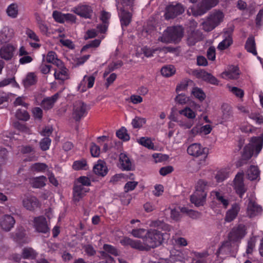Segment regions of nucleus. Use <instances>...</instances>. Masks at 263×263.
Listing matches in <instances>:
<instances>
[{"label":"nucleus","mask_w":263,"mask_h":263,"mask_svg":"<svg viewBox=\"0 0 263 263\" xmlns=\"http://www.w3.org/2000/svg\"><path fill=\"white\" fill-rule=\"evenodd\" d=\"M179 112L180 114L183 115L189 119H194L196 117L195 113L191 108L188 107L180 110Z\"/></svg>","instance_id":"8fccbe9b"},{"label":"nucleus","mask_w":263,"mask_h":263,"mask_svg":"<svg viewBox=\"0 0 263 263\" xmlns=\"http://www.w3.org/2000/svg\"><path fill=\"white\" fill-rule=\"evenodd\" d=\"M208 190V182L203 180H199L196 185V190L190 197V200L196 206L203 205Z\"/></svg>","instance_id":"f257e3e1"},{"label":"nucleus","mask_w":263,"mask_h":263,"mask_svg":"<svg viewBox=\"0 0 263 263\" xmlns=\"http://www.w3.org/2000/svg\"><path fill=\"white\" fill-rule=\"evenodd\" d=\"M262 209L252 199H249V202L247 208V215L250 218H253L261 214Z\"/></svg>","instance_id":"ddd939ff"},{"label":"nucleus","mask_w":263,"mask_h":263,"mask_svg":"<svg viewBox=\"0 0 263 263\" xmlns=\"http://www.w3.org/2000/svg\"><path fill=\"white\" fill-rule=\"evenodd\" d=\"M86 161L85 160L77 161L73 163L72 167L76 170L85 169V167L86 166Z\"/></svg>","instance_id":"5fc2aeb1"},{"label":"nucleus","mask_w":263,"mask_h":263,"mask_svg":"<svg viewBox=\"0 0 263 263\" xmlns=\"http://www.w3.org/2000/svg\"><path fill=\"white\" fill-rule=\"evenodd\" d=\"M93 172L98 175L102 177L105 176L108 172V169L105 165V163L103 161L99 160L98 162V164L94 166Z\"/></svg>","instance_id":"bb28decb"},{"label":"nucleus","mask_w":263,"mask_h":263,"mask_svg":"<svg viewBox=\"0 0 263 263\" xmlns=\"http://www.w3.org/2000/svg\"><path fill=\"white\" fill-rule=\"evenodd\" d=\"M22 255L24 258H33L35 256V253L32 248H25L23 250Z\"/></svg>","instance_id":"3c124183"},{"label":"nucleus","mask_w":263,"mask_h":263,"mask_svg":"<svg viewBox=\"0 0 263 263\" xmlns=\"http://www.w3.org/2000/svg\"><path fill=\"white\" fill-rule=\"evenodd\" d=\"M15 48L10 44H8L0 49V57L6 61L10 60L13 56Z\"/></svg>","instance_id":"aec40b11"},{"label":"nucleus","mask_w":263,"mask_h":263,"mask_svg":"<svg viewBox=\"0 0 263 263\" xmlns=\"http://www.w3.org/2000/svg\"><path fill=\"white\" fill-rule=\"evenodd\" d=\"M123 65V63L121 61H118L117 62L110 63L106 69L104 73V77H106L110 72L114 70L119 68Z\"/></svg>","instance_id":"c9c22d12"},{"label":"nucleus","mask_w":263,"mask_h":263,"mask_svg":"<svg viewBox=\"0 0 263 263\" xmlns=\"http://www.w3.org/2000/svg\"><path fill=\"white\" fill-rule=\"evenodd\" d=\"M163 240V234L158 230L153 229L148 230L143 238V241L145 242L150 250L160 246Z\"/></svg>","instance_id":"7ed1b4c3"},{"label":"nucleus","mask_w":263,"mask_h":263,"mask_svg":"<svg viewBox=\"0 0 263 263\" xmlns=\"http://www.w3.org/2000/svg\"><path fill=\"white\" fill-rule=\"evenodd\" d=\"M180 210L181 212L183 213H186L187 215L192 218H197L199 215V213L198 212L191 209H188L185 207L181 208Z\"/></svg>","instance_id":"09e8293b"},{"label":"nucleus","mask_w":263,"mask_h":263,"mask_svg":"<svg viewBox=\"0 0 263 263\" xmlns=\"http://www.w3.org/2000/svg\"><path fill=\"white\" fill-rule=\"evenodd\" d=\"M222 115L221 119L222 122H226L231 120L233 116L232 107L228 104H223L222 106Z\"/></svg>","instance_id":"c85d7f7f"},{"label":"nucleus","mask_w":263,"mask_h":263,"mask_svg":"<svg viewBox=\"0 0 263 263\" xmlns=\"http://www.w3.org/2000/svg\"><path fill=\"white\" fill-rule=\"evenodd\" d=\"M16 117L20 120L23 121H27L30 118V116L28 112L24 109H18L15 113Z\"/></svg>","instance_id":"4c0bfd02"},{"label":"nucleus","mask_w":263,"mask_h":263,"mask_svg":"<svg viewBox=\"0 0 263 263\" xmlns=\"http://www.w3.org/2000/svg\"><path fill=\"white\" fill-rule=\"evenodd\" d=\"M121 13L120 14L121 25L123 29L126 27L132 21V14L128 11H126L122 8H121Z\"/></svg>","instance_id":"393cba45"},{"label":"nucleus","mask_w":263,"mask_h":263,"mask_svg":"<svg viewBox=\"0 0 263 263\" xmlns=\"http://www.w3.org/2000/svg\"><path fill=\"white\" fill-rule=\"evenodd\" d=\"M90 153L92 157H98L100 153V147L95 143H92L90 147Z\"/></svg>","instance_id":"4d7b16f0"},{"label":"nucleus","mask_w":263,"mask_h":263,"mask_svg":"<svg viewBox=\"0 0 263 263\" xmlns=\"http://www.w3.org/2000/svg\"><path fill=\"white\" fill-rule=\"evenodd\" d=\"M183 36V29L181 26H174L167 28L158 41L165 43L172 42H179Z\"/></svg>","instance_id":"f03ea898"},{"label":"nucleus","mask_w":263,"mask_h":263,"mask_svg":"<svg viewBox=\"0 0 263 263\" xmlns=\"http://www.w3.org/2000/svg\"><path fill=\"white\" fill-rule=\"evenodd\" d=\"M52 16L57 22L62 23L64 22L65 14L63 15L61 12L54 11L52 13Z\"/></svg>","instance_id":"13d9d810"},{"label":"nucleus","mask_w":263,"mask_h":263,"mask_svg":"<svg viewBox=\"0 0 263 263\" xmlns=\"http://www.w3.org/2000/svg\"><path fill=\"white\" fill-rule=\"evenodd\" d=\"M104 251L101 252V256L107 259V261L109 263H111L113 260V258L109 256L107 253H110L115 256L118 255V251L117 249L114 247L110 245L105 244L103 246Z\"/></svg>","instance_id":"6ab92c4d"},{"label":"nucleus","mask_w":263,"mask_h":263,"mask_svg":"<svg viewBox=\"0 0 263 263\" xmlns=\"http://www.w3.org/2000/svg\"><path fill=\"white\" fill-rule=\"evenodd\" d=\"M260 171L258 167L255 165H251L248 169L246 175L248 179L253 181L259 177Z\"/></svg>","instance_id":"c756f323"},{"label":"nucleus","mask_w":263,"mask_h":263,"mask_svg":"<svg viewBox=\"0 0 263 263\" xmlns=\"http://www.w3.org/2000/svg\"><path fill=\"white\" fill-rule=\"evenodd\" d=\"M7 13L9 16L12 18H15L18 14V7L17 4H11L7 9Z\"/></svg>","instance_id":"58836bf2"},{"label":"nucleus","mask_w":263,"mask_h":263,"mask_svg":"<svg viewBox=\"0 0 263 263\" xmlns=\"http://www.w3.org/2000/svg\"><path fill=\"white\" fill-rule=\"evenodd\" d=\"M34 227L36 230L40 233H46L49 232L46 219L44 216H39L34 219Z\"/></svg>","instance_id":"f3484780"},{"label":"nucleus","mask_w":263,"mask_h":263,"mask_svg":"<svg viewBox=\"0 0 263 263\" xmlns=\"http://www.w3.org/2000/svg\"><path fill=\"white\" fill-rule=\"evenodd\" d=\"M37 77L34 73H29L25 79L23 80V84L25 87H29L31 85H33L37 82Z\"/></svg>","instance_id":"473e14b6"},{"label":"nucleus","mask_w":263,"mask_h":263,"mask_svg":"<svg viewBox=\"0 0 263 263\" xmlns=\"http://www.w3.org/2000/svg\"><path fill=\"white\" fill-rule=\"evenodd\" d=\"M68 69L63 67L54 70V76L55 79L60 80L63 82L68 79Z\"/></svg>","instance_id":"7c9ffc66"},{"label":"nucleus","mask_w":263,"mask_h":263,"mask_svg":"<svg viewBox=\"0 0 263 263\" xmlns=\"http://www.w3.org/2000/svg\"><path fill=\"white\" fill-rule=\"evenodd\" d=\"M175 100L180 104H185L188 101L187 98L185 97V95L180 93L178 94L175 98Z\"/></svg>","instance_id":"774afa93"},{"label":"nucleus","mask_w":263,"mask_h":263,"mask_svg":"<svg viewBox=\"0 0 263 263\" xmlns=\"http://www.w3.org/2000/svg\"><path fill=\"white\" fill-rule=\"evenodd\" d=\"M246 234V226L242 224L234 227L229 234V239L236 242L241 239Z\"/></svg>","instance_id":"1a4fd4ad"},{"label":"nucleus","mask_w":263,"mask_h":263,"mask_svg":"<svg viewBox=\"0 0 263 263\" xmlns=\"http://www.w3.org/2000/svg\"><path fill=\"white\" fill-rule=\"evenodd\" d=\"M117 136L123 141H128L130 139L129 135L127 133V129L124 127H122L116 132Z\"/></svg>","instance_id":"e433bc0d"},{"label":"nucleus","mask_w":263,"mask_h":263,"mask_svg":"<svg viewBox=\"0 0 263 263\" xmlns=\"http://www.w3.org/2000/svg\"><path fill=\"white\" fill-rule=\"evenodd\" d=\"M72 11L77 15L85 18H91L93 14L92 8L87 5H79L73 8Z\"/></svg>","instance_id":"f8f14e48"},{"label":"nucleus","mask_w":263,"mask_h":263,"mask_svg":"<svg viewBox=\"0 0 263 263\" xmlns=\"http://www.w3.org/2000/svg\"><path fill=\"white\" fill-rule=\"evenodd\" d=\"M239 210L240 207L238 204L234 203L231 208L227 211L224 218L225 221L228 222L233 221L236 217Z\"/></svg>","instance_id":"5701e85b"},{"label":"nucleus","mask_w":263,"mask_h":263,"mask_svg":"<svg viewBox=\"0 0 263 263\" xmlns=\"http://www.w3.org/2000/svg\"><path fill=\"white\" fill-rule=\"evenodd\" d=\"M47 167L46 164L43 163H36L32 166V170L37 172L44 171Z\"/></svg>","instance_id":"6e6d98bb"},{"label":"nucleus","mask_w":263,"mask_h":263,"mask_svg":"<svg viewBox=\"0 0 263 263\" xmlns=\"http://www.w3.org/2000/svg\"><path fill=\"white\" fill-rule=\"evenodd\" d=\"M245 48L248 52L252 53L254 55L257 54L254 37L250 36L248 38L246 43Z\"/></svg>","instance_id":"72a5a7b5"},{"label":"nucleus","mask_w":263,"mask_h":263,"mask_svg":"<svg viewBox=\"0 0 263 263\" xmlns=\"http://www.w3.org/2000/svg\"><path fill=\"white\" fill-rule=\"evenodd\" d=\"M234 31V27H230L223 31L224 39L219 44L217 48L223 50L228 48L233 43L232 34Z\"/></svg>","instance_id":"9d476101"},{"label":"nucleus","mask_w":263,"mask_h":263,"mask_svg":"<svg viewBox=\"0 0 263 263\" xmlns=\"http://www.w3.org/2000/svg\"><path fill=\"white\" fill-rule=\"evenodd\" d=\"M8 151L5 148H0V164H3L7 159Z\"/></svg>","instance_id":"0e129e2a"},{"label":"nucleus","mask_w":263,"mask_h":263,"mask_svg":"<svg viewBox=\"0 0 263 263\" xmlns=\"http://www.w3.org/2000/svg\"><path fill=\"white\" fill-rule=\"evenodd\" d=\"M12 36V32L7 27H4L0 32V44L8 42Z\"/></svg>","instance_id":"2f4dec72"},{"label":"nucleus","mask_w":263,"mask_h":263,"mask_svg":"<svg viewBox=\"0 0 263 263\" xmlns=\"http://www.w3.org/2000/svg\"><path fill=\"white\" fill-rule=\"evenodd\" d=\"M256 238L255 237H251L248 241L246 253L247 254H252L255 247Z\"/></svg>","instance_id":"49530a36"},{"label":"nucleus","mask_w":263,"mask_h":263,"mask_svg":"<svg viewBox=\"0 0 263 263\" xmlns=\"http://www.w3.org/2000/svg\"><path fill=\"white\" fill-rule=\"evenodd\" d=\"M198 77L201 78L205 81H206L213 85H218V80L211 73H209L204 70H201L198 73Z\"/></svg>","instance_id":"cd10ccee"},{"label":"nucleus","mask_w":263,"mask_h":263,"mask_svg":"<svg viewBox=\"0 0 263 263\" xmlns=\"http://www.w3.org/2000/svg\"><path fill=\"white\" fill-rule=\"evenodd\" d=\"M252 144H249L246 146L243 149L242 154V158L245 160H249L251 158L253 154V151L255 149L256 154H258L261 151L262 144L263 139L260 137H253L251 140Z\"/></svg>","instance_id":"20e7f679"},{"label":"nucleus","mask_w":263,"mask_h":263,"mask_svg":"<svg viewBox=\"0 0 263 263\" xmlns=\"http://www.w3.org/2000/svg\"><path fill=\"white\" fill-rule=\"evenodd\" d=\"M138 142L141 145L147 147L148 149H153L154 148V144L150 138L141 137L138 140Z\"/></svg>","instance_id":"a19ab883"},{"label":"nucleus","mask_w":263,"mask_h":263,"mask_svg":"<svg viewBox=\"0 0 263 263\" xmlns=\"http://www.w3.org/2000/svg\"><path fill=\"white\" fill-rule=\"evenodd\" d=\"M149 225L152 227L158 228L164 230H168L170 229L168 225L159 220L152 221Z\"/></svg>","instance_id":"ea45409f"},{"label":"nucleus","mask_w":263,"mask_h":263,"mask_svg":"<svg viewBox=\"0 0 263 263\" xmlns=\"http://www.w3.org/2000/svg\"><path fill=\"white\" fill-rule=\"evenodd\" d=\"M119 160L122 170L124 171H131L134 169V166L133 165L130 159L127 157L126 154L121 153L119 156Z\"/></svg>","instance_id":"b1692460"},{"label":"nucleus","mask_w":263,"mask_h":263,"mask_svg":"<svg viewBox=\"0 0 263 263\" xmlns=\"http://www.w3.org/2000/svg\"><path fill=\"white\" fill-rule=\"evenodd\" d=\"M223 76H226L230 79H237L238 78V72H232V70H229L228 71L222 73Z\"/></svg>","instance_id":"bf43d9fd"},{"label":"nucleus","mask_w":263,"mask_h":263,"mask_svg":"<svg viewBox=\"0 0 263 263\" xmlns=\"http://www.w3.org/2000/svg\"><path fill=\"white\" fill-rule=\"evenodd\" d=\"M202 34L199 30L191 31L188 34L187 39V44L189 46H192L195 45V44L202 40Z\"/></svg>","instance_id":"412c9836"},{"label":"nucleus","mask_w":263,"mask_h":263,"mask_svg":"<svg viewBox=\"0 0 263 263\" xmlns=\"http://www.w3.org/2000/svg\"><path fill=\"white\" fill-rule=\"evenodd\" d=\"M59 95L58 93H55L51 97H48L43 100L41 103L42 107L44 109H49L53 106L54 103L59 98Z\"/></svg>","instance_id":"a878e982"},{"label":"nucleus","mask_w":263,"mask_h":263,"mask_svg":"<svg viewBox=\"0 0 263 263\" xmlns=\"http://www.w3.org/2000/svg\"><path fill=\"white\" fill-rule=\"evenodd\" d=\"M218 2L219 0H202L197 8L194 10V14L197 16L202 15L215 7Z\"/></svg>","instance_id":"0eeeda50"},{"label":"nucleus","mask_w":263,"mask_h":263,"mask_svg":"<svg viewBox=\"0 0 263 263\" xmlns=\"http://www.w3.org/2000/svg\"><path fill=\"white\" fill-rule=\"evenodd\" d=\"M74 184L82 187H85L84 186H89L90 185V181L88 177L81 176L78 178L77 180L75 182Z\"/></svg>","instance_id":"79ce46f5"},{"label":"nucleus","mask_w":263,"mask_h":263,"mask_svg":"<svg viewBox=\"0 0 263 263\" xmlns=\"http://www.w3.org/2000/svg\"><path fill=\"white\" fill-rule=\"evenodd\" d=\"M231 241H233V240H230L229 239V240L224 241L219 248V251L221 252L229 251L231 246Z\"/></svg>","instance_id":"e2e57ef3"},{"label":"nucleus","mask_w":263,"mask_h":263,"mask_svg":"<svg viewBox=\"0 0 263 263\" xmlns=\"http://www.w3.org/2000/svg\"><path fill=\"white\" fill-rule=\"evenodd\" d=\"M192 93L200 101L204 100L206 97L203 90L198 87L194 88L192 91Z\"/></svg>","instance_id":"37998d69"},{"label":"nucleus","mask_w":263,"mask_h":263,"mask_svg":"<svg viewBox=\"0 0 263 263\" xmlns=\"http://www.w3.org/2000/svg\"><path fill=\"white\" fill-rule=\"evenodd\" d=\"M223 13L221 11L214 12L208 20L203 23V29L207 32L212 30L223 21Z\"/></svg>","instance_id":"39448f33"},{"label":"nucleus","mask_w":263,"mask_h":263,"mask_svg":"<svg viewBox=\"0 0 263 263\" xmlns=\"http://www.w3.org/2000/svg\"><path fill=\"white\" fill-rule=\"evenodd\" d=\"M187 152L190 155L194 157L204 155L205 157L208 155V149L205 147H202L199 144L193 143L188 147Z\"/></svg>","instance_id":"4468645a"},{"label":"nucleus","mask_w":263,"mask_h":263,"mask_svg":"<svg viewBox=\"0 0 263 263\" xmlns=\"http://www.w3.org/2000/svg\"><path fill=\"white\" fill-rule=\"evenodd\" d=\"M95 80V78L93 76L87 77L85 76H84L83 81L81 82V84H82L83 83H84L85 81H87L88 82L87 87L89 88H91L94 84Z\"/></svg>","instance_id":"69168bd1"},{"label":"nucleus","mask_w":263,"mask_h":263,"mask_svg":"<svg viewBox=\"0 0 263 263\" xmlns=\"http://www.w3.org/2000/svg\"><path fill=\"white\" fill-rule=\"evenodd\" d=\"M230 90L237 97L242 98L243 97V91L240 88L236 87H230Z\"/></svg>","instance_id":"052dcab7"},{"label":"nucleus","mask_w":263,"mask_h":263,"mask_svg":"<svg viewBox=\"0 0 263 263\" xmlns=\"http://www.w3.org/2000/svg\"><path fill=\"white\" fill-rule=\"evenodd\" d=\"M46 180V178L45 176H42L32 179L30 183L33 187L40 188L45 185V182Z\"/></svg>","instance_id":"f704fd0d"},{"label":"nucleus","mask_w":263,"mask_h":263,"mask_svg":"<svg viewBox=\"0 0 263 263\" xmlns=\"http://www.w3.org/2000/svg\"><path fill=\"white\" fill-rule=\"evenodd\" d=\"M180 209L181 208L179 207L178 209L175 208L171 210V217L173 220L176 221H179L181 218V214H180L181 212L180 210Z\"/></svg>","instance_id":"864d4df0"},{"label":"nucleus","mask_w":263,"mask_h":263,"mask_svg":"<svg viewBox=\"0 0 263 263\" xmlns=\"http://www.w3.org/2000/svg\"><path fill=\"white\" fill-rule=\"evenodd\" d=\"M88 192V189L74 184L73 187V201L76 203L81 200Z\"/></svg>","instance_id":"a211bd4d"},{"label":"nucleus","mask_w":263,"mask_h":263,"mask_svg":"<svg viewBox=\"0 0 263 263\" xmlns=\"http://www.w3.org/2000/svg\"><path fill=\"white\" fill-rule=\"evenodd\" d=\"M26 34L27 35L28 37L30 39H32L36 42H39L40 39L39 37L37 36L36 33L30 29H27L26 31Z\"/></svg>","instance_id":"338daca9"},{"label":"nucleus","mask_w":263,"mask_h":263,"mask_svg":"<svg viewBox=\"0 0 263 263\" xmlns=\"http://www.w3.org/2000/svg\"><path fill=\"white\" fill-rule=\"evenodd\" d=\"M15 222V221L13 217L10 215H5L0 221V224L2 228L6 231H9Z\"/></svg>","instance_id":"4be33fe9"},{"label":"nucleus","mask_w":263,"mask_h":263,"mask_svg":"<svg viewBox=\"0 0 263 263\" xmlns=\"http://www.w3.org/2000/svg\"><path fill=\"white\" fill-rule=\"evenodd\" d=\"M141 242L140 240H133L128 237H125L121 242L125 245H129L132 248L137 249L139 251H149L148 247L145 243V242L143 241Z\"/></svg>","instance_id":"9b49d317"},{"label":"nucleus","mask_w":263,"mask_h":263,"mask_svg":"<svg viewBox=\"0 0 263 263\" xmlns=\"http://www.w3.org/2000/svg\"><path fill=\"white\" fill-rule=\"evenodd\" d=\"M243 173H238L234 180L235 189L240 198L247 191L243 183Z\"/></svg>","instance_id":"dca6fc26"},{"label":"nucleus","mask_w":263,"mask_h":263,"mask_svg":"<svg viewBox=\"0 0 263 263\" xmlns=\"http://www.w3.org/2000/svg\"><path fill=\"white\" fill-rule=\"evenodd\" d=\"M22 202L24 207L29 211L34 210L40 205L39 201L36 197L31 195L26 196Z\"/></svg>","instance_id":"2eb2a0df"},{"label":"nucleus","mask_w":263,"mask_h":263,"mask_svg":"<svg viewBox=\"0 0 263 263\" xmlns=\"http://www.w3.org/2000/svg\"><path fill=\"white\" fill-rule=\"evenodd\" d=\"M89 109V107L84 102L76 101L73 104L72 118L76 122H79L87 115Z\"/></svg>","instance_id":"423d86ee"},{"label":"nucleus","mask_w":263,"mask_h":263,"mask_svg":"<svg viewBox=\"0 0 263 263\" xmlns=\"http://www.w3.org/2000/svg\"><path fill=\"white\" fill-rule=\"evenodd\" d=\"M184 11L183 6L180 4L170 5L166 8L165 17L166 20L174 18L181 14Z\"/></svg>","instance_id":"6e6552de"},{"label":"nucleus","mask_w":263,"mask_h":263,"mask_svg":"<svg viewBox=\"0 0 263 263\" xmlns=\"http://www.w3.org/2000/svg\"><path fill=\"white\" fill-rule=\"evenodd\" d=\"M174 67L172 66H164L161 68V74L166 77L172 76L175 73Z\"/></svg>","instance_id":"a18cd8bd"},{"label":"nucleus","mask_w":263,"mask_h":263,"mask_svg":"<svg viewBox=\"0 0 263 263\" xmlns=\"http://www.w3.org/2000/svg\"><path fill=\"white\" fill-rule=\"evenodd\" d=\"M138 182L136 181H128L124 186V190L125 192L133 191L137 186Z\"/></svg>","instance_id":"680f3d73"},{"label":"nucleus","mask_w":263,"mask_h":263,"mask_svg":"<svg viewBox=\"0 0 263 263\" xmlns=\"http://www.w3.org/2000/svg\"><path fill=\"white\" fill-rule=\"evenodd\" d=\"M146 123V119L145 118H140L139 117H136L133 119L132 124L134 128H139L142 126L143 124Z\"/></svg>","instance_id":"c03bdc74"},{"label":"nucleus","mask_w":263,"mask_h":263,"mask_svg":"<svg viewBox=\"0 0 263 263\" xmlns=\"http://www.w3.org/2000/svg\"><path fill=\"white\" fill-rule=\"evenodd\" d=\"M51 141V139L48 137H45L42 139L40 142L41 149L43 151L48 150L50 145Z\"/></svg>","instance_id":"de8ad7c7"},{"label":"nucleus","mask_w":263,"mask_h":263,"mask_svg":"<svg viewBox=\"0 0 263 263\" xmlns=\"http://www.w3.org/2000/svg\"><path fill=\"white\" fill-rule=\"evenodd\" d=\"M213 193L215 194L216 199L220 201L225 208H227L229 204V200L224 198L219 192H213Z\"/></svg>","instance_id":"603ef678"}]
</instances>
